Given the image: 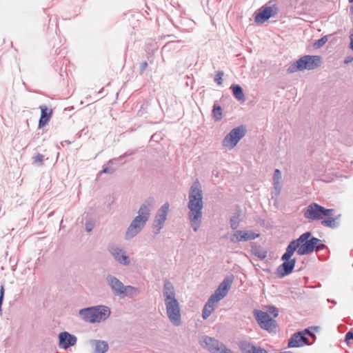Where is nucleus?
Returning a JSON list of instances; mask_svg holds the SVG:
<instances>
[{
	"mask_svg": "<svg viewBox=\"0 0 353 353\" xmlns=\"http://www.w3.org/2000/svg\"><path fill=\"white\" fill-rule=\"evenodd\" d=\"M255 256L261 259H264L267 256V252L265 251H259L255 252Z\"/></svg>",
	"mask_w": 353,
	"mask_h": 353,
	"instance_id": "44",
	"label": "nucleus"
},
{
	"mask_svg": "<svg viewBox=\"0 0 353 353\" xmlns=\"http://www.w3.org/2000/svg\"><path fill=\"white\" fill-rule=\"evenodd\" d=\"M327 41V36H323L321 39L316 40L313 46L315 49L321 48Z\"/></svg>",
	"mask_w": 353,
	"mask_h": 353,
	"instance_id": "36",
	"label": "nucleus"
},
{
	"mask_svg": "<svg viewBox=\"0 0 353 353\" xmlns=\"http://www.w3.org/2000/svg\"><path fill=\"white\" fill-rule=\"evenodd\" d=\"M245 134V129L243 125L234 128L224 137L222 145L229 150L233 149Z\"/></svg>",
	"mask_w": 353,
	"mask_h": 353,
	"instance_id": "7",
	"label": "nucleus"
},
{
	"mask_svg": "<svg viewBox=\"0 0 353 353\" xmlns=\"http://www.w3.org/2000/svg\"><path fill=\"white\" fill-rule=\"evenodd\" d=\"M254 316L261 328L269 333H276L277 332L278 324L274 319L270 316L268 312L254 310Z\"/></svg>",
	"mask_w": 353,
	"mask_h": 353,
	"instance_id": "6",
	"label": "nucleus"
},
{
	"mask_svg": "<svg viewBox=\"0 0 353 353\" xmlns=\"http://www.w3.org/2000/svg\"><path fill=\"white\" fill-rule=\"evenodd\" d=\"M166 312L170 321L176 326L181 323V309L177 299L165 302Z\"/></svg>",
	"mask_w": 353,
	"mask_h": 353,
	"instance_id": "9",
	"label": "nucleus"
},
{
	"mask_svg": "<svg viewBox=\"0 0 353 353\" xmlns=\"http://www.w3.org/2000/svg\"><path fill=\"white\" fill-rule=\"evenodd\" d=\"M152 201V199L150 198L145 200L144 203L141 205L138 210V215L132 221L133 223L144 228L150 215Z\"/></svg>",
	"mask_w": 353,
	"mask_h": 353,
	"instance_id": "10",
	"label": "nucleus"
},
{
	"mask_svg": "<svg viewBox=\"0 0 353 353\" xmlns=\"http://www.w3.org/2000/svg\"><path fill=\"white\" fill-rule=\"evenodd\" d=\"M106 281L114 296H123L125 285L119 279L113 275L108 274L106 276Z\"/></svg>",
	"mask_w": 353,
	"mask_h": 353,
	"instance_id": "15",
	"label": "nucleus"
},
{
	"mask_svg": "<svg viewBox=\"0 0 353 353\" xmlns=\"http://www.w3.org/2000/svg\"><path fill=\"white\" fill-rule=\"evenodd\" d=\"M321 57L319 55H304L293 62L287 69L289 74L304 70H312L321 65Z\"/></svg>",
	"mask_w": 353,
	"mask_h": 353,
	"instance_id": "3",
	"label": "nucleus"
},
{
	"mask_svg": "<svg viewBox=\"0 0 353 353\" xmlns=\"http://www.w3.org/2000/svg\"><path fill=\"white\" fill-rule=\"evenodd\" d=\"M163 228V226L156 225V224H152L154 234L157 235V234H159Z\"/></svg>",
	"mask_w": 353,
	"mask_h": 353,
	"instance_id": "43",
	"label": "nucleus"
},
{
	"mask_svg": "<svg viewBox=\"0 0 353 353\" xmlns=\"http://www.w3.org/2000/svg\"><path fill=\"white\" fill-rule=\"evenodd\" d=\"M268 312L273 315V316L275 318L279 315V310L278 309L274 306V305H270L268 307Z\"/></svg>",
	"mask_w": 353,
	"mask_h": 353,
	"instance_id": "38",
	"label": "nucleus"
},
{
	"mask_svg": "<svg viewBox=\"0 0 353 353\" xmlns=\"http://www.w3.org/2000/svg\"><path fill=\"white\" fill-rule=\"evenodd\" d=\"M281 179V172L279 169H276L274 172L273 180H274V185L275 189L280 190L281 187L279 185L280 181Z\"/></svg>",
	"mask_w": 353,
	"mask_h": 353,
	"instance_id": "33",
	"label": "nucleus"
},
{
	"mask_svg": "<svg viewBox=\"0 0 353 353\" xmlns=\"http://www.w3.org/2000/svg\"><path fill=\"white\" fill-rule=\"evenodd\" d=\"M310 344L311 343L309 341V339L303 335V332L299 331L292 335L288 340V347H299L305 345Z\"/></svg>",
	"mask_w": 353,
	"mask_h": 353,
	"instance_id": "17",
	"label": "nucleus"
},
{
	"mask_svg": "<svg viewBox=\"0 0 353 353\" xmlns=\"http://www.w3.org/2000/svg\"><path fill=\"white\" fill-rule=\"evenodd\" d=\"M224 72L223 71H218L214 77V81L218 84L221 85L223 83V76Z\"/></svg>",
	"mask_w": 353,
	"mask_h": 353,
	"instance_id": "37",
	"label": "nucleus"
},
{
	"mask_svg": "<svg viewBox=\"0 0 353 353\" xmlns=\"http://www.w3.org/2000/svg\"><path fill=\"white\" fill-rule=\"evenodd\" d=\"M353 341V332L349 331L346 333L345 336V341L347 343H350V341Z\"/></svg>",
	"mask_w": 353,
	"mask_h": 353,
	"instance_id": "42",
	"label": "nucleus"
},
{
	"mask_svg": "<svg viewBox=\"0 0 353 353\" xmlns=\"http://www.w3.org/2000/svg\"><path fill=\"white\" fill-rule=\"evenodd\" d=\"M251 353H268V351L261 347L254 346V349H252Z\"/></svg>",
	"mask_w": 353,
	"mask_h": 353,
	"instance_id": "41",
	"label": "nucleus"
},
{
	"mask_svg": "<svg viewBox=\"0 0 353 353\" xmlns=\"http://www.w3.org/2000/svg\"><path fill=\"white\" fill-rule=\"evenodd\" d=\"M110 309L103 305L83 308L79 311L81 319L90 323L104 321L110 317Z\"/></svg>",
	"mask_w": 353,
	"mask_h": 353,
	"instance_id": "2",
	"label": "nucleus"
},
{
	"mask_svg": "<svg viewBox=\"0 0 353 353\" xmlns=\"http://www.w3.org/2000/svg\"><path fill=\"white\" fill-rule=\"evenodd\" d=\"M112 165H109L108 164L106 165H104L103 170L99 172V175H101L102 174H112L113 173H114L116 171V168L112 167Z\"/></svg>",
	"mask_w": 353,
	"mask_h": 353,
	"instance_id": "35",
	"label": "nucleus"
},
{
	"mask_svg": "<svg viewBox=\"0 0 353 353\" xmlns=\"http://www.w3.org/2000/svg\"><path fill=\"white\" fill-rule=\"evenodd\" d=\"M325 248H326V245L321 241L320 243H317L316 244L314 251L319 252L323 250Z\"/></svg>",
	"mask_w": 353,
	"mask_h": 353,
	"instance_id": "45",
	"label": "nucleus"
},
{
	"mask_svg": "<svg viewBox=\"0 0 353 353\" xmlns=\"http://www.w3.org/2000/svg\"><path fill=\"white\" fill-rule=\"evenodd\" d=\"M352 61H353V57L347 56L345 57V59L344 60V63L347 64V63H351Z\"/></svg>",
	"mask_w": 353,
	"mask_h": 353,
	"instance_id": "48",
	"label": "nucleus"
},
{
	"mask_svg": "<svg viewBox=\"0 0 353 353\" xmlns=\"http://www.w3.org/2000/svg\"><path fill=\"white\" fill-rule=\"evenodd\" d=\"M334 211V209L325 208L316 203H312L303 210V213L305 219L316 221L332 215Z\"/></svg>",
	"mask_w": 353,
	"mask_h": 353,
	"instance_id": "5",
	"label": "nucleus"
},
{
	"mask_svg": "<svg viewBox=\"0 0 353 353\" xmlns=\"http://www.w3.org/2000/svg\"><path fill=\"white\" fill-rule=\"evenodd\" d=\"M350 11L351 14H353V6H350Z\"/></svg>",
	"mask_w": 353,
	"mask_h": 353,
	"instance_id": "56",
	"label": "nucleus"
},
{
	"mask_svg": "<svg viewBox=\"0 0 353 353\" xmlns=\"http://www.w3.org/2000/svg\"><path fill=\"white\" fill-rule=\"evenodd\" d=\"M108 250L114 259L119 264L123 265H129L130 264V259L123 252V248L114 243H110L108 245Z\"/></svg>",
	"mask_w": 353,
	"mask_h": 353,
	"instance_id": "12",
	"label": "nucleus"
},
{
	"mask_svg": "<svg viewBox=\"0 0 353 353\" xmlns=\"http://www.w3.org/2000/svg\"><path fill=\"white\" fill-rule=\"evenodd\" d=\"M201 345L208 350L210 353H232L223 343L214 338L204 336L200 341Z\"/></svg>",
	"mask_w": 353,
	"mask_h": 353,
	"instance_id": "8",
	"label": "nucleus"
},
{
	"mask_svg": "<svg viewBox=\"0 0 353 353\" xmlns=\"http://www.w3.org/2000/svg\"><path fill=\"white\" fill-rule=\"evenodd\" d=\"M169 210L168 203H164L157 211L153 224L164 226Z\"/></svg>",
	"mask_w": 353,
	"mask_h": 353,
	"instance_id": "19",
	"label": "nucleus"
},
{
	"mask_svg": "<svg viewBox=\"0 0 353 353\" xmlns=\"http://www.w3.org/2000/svg\"><path fill=\"white\" fill-rule=\"evenodd\" d=\"M94 227V223L92 221L88 220L85 222V230L88 232H90Z\"/></svg>",
	"mask_w": 353,
	"mask_h": 353,
	"instance_id": "39",
	"label": "nucleus"
},
{
	"mask_svg": "<svg viewBox=\"0 0 353 353\" xmlns=\"http://www.w3.org/2000/svg\"><path fill=\"white\" fill-rule=\"evenodd\" d=\"M59 347L67 350L77 343V338L68 332H61L59 334Z\"/></svg>",
	"mask_w": 353,
	"mask_h": 353,
	"instance_id": "18",
	"label": "nucleus"
},
{
	"mask_svg": "<svg viewBox=\"0 0 353 353\" xmlns=\"http://www.w3.org/2000/svg\"><path fill=\"white\" fill-rule=\"evenodd\" d=\"M90 343L94 347V353H105L108 350V345L105 341L92 340Z\"/></svg>",
	"mask_w": 353,
	"mask_h": 353,
	"instance_id": "24",
	"label": "nucleus"
},
{
	"mask_svg": "<svg viewBox=\"0 0 353 353\" xmlns=\"http://www.w3.org/2000/svg\"><path fill=\"white\" fill-rule=\"evenodd\" d=\"M212 115L216 121H221L223 118V110L221 106L214 103L212 111Z\"/></svg>",
	"mask_w": 353,
	"mask_h": 353,
	"instance_id": "29",
	"label": "nucleus"
},
{
	"mask_svg": "<svg viewBox=\"0 0 353 353\" xmlns=\"http://www.w3.org/2000/svg\"><path fill=\"white\" fill-rule=\"evenodd\" d=\"M341 216V214H338L333 218L336 219V221H339V220L340 219Z\"/></svg>",
	"mask_w": 353,
	"mask_h": 353,
	"instance_id": "55",
	"label": "nucleus"
},
{
	"mask_svg": "<svg viewBox=\"0 0 353 353\" xmlns=\"http://www.w3.org/2000/svg\"><path fill=\"white\" fill-rule=\"evenodd\" d=\"M350 42L349 48L353 51V29L352 30V31L350 32Z\"/></svg>",
	"mask_w": 353,
	"mask_h": 353,
	"instance_id": "47",
	"label": "nucleus"
},
{
	"mask_svg": "<svg viewBox=\"0 0 353 353\" xmlns=\"http://www.w3.org/2000/svg\"><path fill=\"white\" fill-rule=\"evenodd\" d=\"M327 301L333 304H336V301L333 299H327Z\"/></svg>",
	"mask_w": 353,
	"mask_h": 353,
	"instance_id": "51",
	"label": "nucleus"
},
{
	"mask_svg": "<svg viewBox=\"0 0 353 353\" xmlns=\"http://www.w3.org/2000/svg\"><path fill=\"white\" fill-rule=\"evenodd\" d=\"M148 107V103H143V104L141 106V109H140V110L139 111V112H141L142 110H145Z\"/></svg>",
	"mask_w": 353,
	"mask_h": 353,
	"instance_id": "49",
	"label": "nucleus"
},
{
	"mask_svg": "<svg viewBox=\"0 0 353 353\" xmlns=\"http://www.w3.org/2000/svg\"><path fill=\"white\" fill-rule=\"evenodd\" d=\"M230 89L234 97L239 101H245V97L242 88L238 84H232Z\"/></svg>",
	"mask_w": 353,
	"mask_h": 353,
	"instance_id": "25",
	"label": "nucleus"
},
{
	"mask_svg": "<svg viewBox=\"0 0 353 353\" xmlns=\"http://www.w3.org/2000/svg\"><path fill=\"white\" fill-rule=\"evenodd\" d=\"M259 236V234L252 230H236L230 236V241L232 243H239L241 241H248L254 240Z\"/></svg>",
	"mask_w": 353,
	"mask_h": 353,
	"instance_id": "14",
	"label": "nucleus"
},
{
	"mask_svg": "<svg viewBox=\"0 0 353 353\" xmlns=\"http://www.w3.org/2000/svg\"><path fill=\"white\" fill-rule=\"evenodd\" d=\"M294 241L298 248L297 254L301 256L313 252L316 244L321 242L319 239L312 236L310 232H304Z\"/></svg>",
	"mask_w": 353,
	"mask_h": 353,
	"instance_id": "4",
	"label": "nucleus"
},
{
	"mask_svg": "<svg viewBox=\"0 0 353 353\" xmlns=\"http://www.w3.org/2000/svg\"><path fill=\"white\" fill-rule=\"evenodd\" d=\"M2 305H3V302L0 301V316H2Z\"/></svg>",
	"mask_w": 353,
	"mask_h": 353,
	"instance_id": "53",
	"label": "nucleus"
},
{
	"mask_svg": "<svg viewBox=\"0 0 353 353\" xmlns=\"http://www.w3.org/2000/svg\"><path fill=\"white\" fill-rule=\"evenodd\" d=\"M296 259L293 258L290 261H283L276 270V274L278 278L282 279L291 274L295 267Z\"/></svg>",
	"mask_w": 353,
	"mask_h": 353,
	"instance_id": "16",
	"label": "nucleus"
},
{
	"mask_svg": "<svg viewBox=\"0 0 353 353\" xmlns=\"http://www.w3.org/2000/svg\"><path fill=\"white\" fill-rule=\"evenodd\" d=\"M32 164L37 165L38 166H42L43 165L44 161V155L37 153L34 154L32 157Z\"/></svg>",
	"mask_w": 353,
	"mask_h": 353,
	"instance_id": "34",
	"label": "nucleus"
},
{
	"mask_svg": "<svg viewBox=\"0 0 353 353\" xmlns=\"http://www.w3.org/2000/svg\"><path fill=\"white\" fill-rule=\"evenodd\" d=\"M298 248L294 240L291 241L288 245L285 252L281 257V261H290L292 260V256L295 252H297Z\"/></svg>",
	"mask_w": 353,
	"mask_h": 353,
	"instance_id": "23",
	"label": "nucleus"
},
{
	"mask_svg": "<svg viewBox=\"0 0 353 353\" xmlns=\"http://www.w3.org/2000/svg\"><path fill=\"white\" fill-rule=\"evenodd\" d=\"M125 290H124L123 296H121V297H124L128 296L129 297H134L137 295L139 290L137 288L131 286V285H125Z\"/></svg>",
	"mask_w": 353,
	"mask_h": 353,
	"instance_id": "30",
	"label": "nucleus"
},
{
	"mask_svg": "<svg viewBox=\"0 0 353 353\" xmlns=\"http://www.w3.org/2000/svg\"><path fill=\"white\" fill-rule=\"evenodd\" d=\"M3 299H4V296L0 295V301L3 302Z\"/></svg>",
	"mask_w": 353,
	"mask_h": 353,
	"instance_id": "57",
	"label": "nucleus"
},
{
	"mask_svg": "<svg viewBox=\"0 0 353 353\" xmlns=\"http://www.w3.org/2000/svg\"><path fill=\"white\" fill-rule=\"evenodd\" d=\"M311 328L317 329L318 327H312Z\"/></svg>",
	"mask_w": 353,
	"mask_h": 353,
	"instance_id": "59",
	"label": "nucleus"
},
{
	"mask_svg": "<svg viewBox=\"0 0 353 353\" xmlns=\"http://www.w3.org/2000/svg\"><path fill=\"white\" fill-rule=\"evenodd\" d=\"M301 332H303V335H305L307 338L308 336H310L314 339H316L315 334L312 331H310V328H306L304 330L301 331Z\"/></svg>",
	"mask_w": 353,
	"mask_h": 353,
	"instance_id": "40",
	"label": "nucleus"
},
{
	"mask_svg": "<svg viewBox=\"0 0 353 353\" xmlns=\"http://www.w3.org/2000/svg\"><path fill=\"white\" fill-rule=\"evenodd\" d=\"M2 305H3V302L0 301V316H2Z\"/></svg>",
	"mask_w": 353,
	"mask_h": 353,
	"instance_id": "52",
	"label": "nucleus"
},
{
	"mask_svg": "<svg viewBox=\"0 0 353 353\" xmlns=\"http://www.w3.org/2000/svg\"><path fill=\"white\" fill-rule=\"evenodd\" d=\"M232 282V276L225 277L219 285L214 292L210 296V299L215 303L223 299L227 295Z\"/></svg>",
	"mask_w": 353,
	"mask_h": 353,
	"instance_id": "11",
	"label": "nucleus"
},
{
	"mask_svg": "<svg viewBox=\"0 0 353 353\" xmlns=\"http://www.w3.org/2000/svg\"><path fill=\"white\" fill-rule=\"evenodd\" d=\"M64 143L69 145L71 143V142L70 141H64L61 142L62 145H63Z\"/></svg>",
	"mask_w": 353,
	"mask_h": 353,
	"instance_id": "54",
	"label": "nucleus"
},
{
	"mask_svg": "<svg viewBox=\"0 0 353 353\" xmlns=\"http://www.w3.org/2000/svg\"><path fill=\"white\" fill-rule=\"evenodd\" d=\"M189 201L188 214L190 225L194 232H196L202 221V210L203 208V191L198 179H196L189 190Z\"/></svg>",
	"mask_w": 353,
	"mask_h": 353,
	"instance_id": "1",
	"label": "nucleus"
},
{
	"mask_svg": "<svg viewBox=\"0 0 353 353\" xmlns=\"http://www.w3.org/2000/svg\"><path fill=\"white\" fill-rule=\"evenodd\" d=\"M321 224L327 228L334 229L337 228L340 225V222L336 221V219H334L333 217H328L325 219H322Z\"/></svg>",
	"mask_w": 353,
	"mask_h": 353,
	"instance_id": "28",
	"label": "nucleus"
},
{
	"mask_svg": "<svg viewBox=\"0 0 353 353\" xmlns=\"http://www.w3.org/2000/svg\"><path fill=\"white\" fill-rule=\"evenodd\" d=\"M143 228L141 225L132 221L125 232V239L128 241L133 239L141 232Z\"/></svg>",
	"mask_w": 353,
	"mask_h": 353,
	"instance_id": "22",
	"label": "nucleus"
},
{
	"mask_svg": "<svg viewBox=\"0 0 353 353\" xmlns=\"http://www.w3.org/2000/svg\"><path fill=\"white\" fill-rule=\"evenodd\" d=\"M238 346L242 353H251L255 345L248 341H240Z\"/></svg>",
	"mask_w": 353,
	"mask_h": 353,
	"instance_id": "27",
	"label": "nucleus"
},
{
	"mask_svg": "<svg viewBox=\"0 0 353 353\" xmlns=\"http://www.w3.org/2000/svg\"><path fill=\"white\" fill-rule=\"evenodd\" d=\"M214 302L212 301L210 298L208 299V301L205 304L203 309L202 310V318L203 319H207L210 315L214 311Z\"/></svg>",
	"mask_w": 353,
	"mask_h": 353,
	"instance_id": "26",
	"label": "nucleus"
},
{
	"mask_svg": "<svg viewBox=\"0 0 353 353\" xmlns=\"http://www.w3.org/2000/svg\"><path fill=\"white\" fill-rule=\"evenodd\" d=\"M41 117L39 121V128L44 127L50 120L52 114V110H48L46 105H41Z\"/></svg>",
	"mask_w": 353,
	"mask_h": 353,
	"instance_id": "21",
	"label": "nucleus"
},
{
	"mask_svg": "<svg viewBox=\"0 0 353 353\" xmlns=\"http://www.w3.org/2000/svg\"><path fill=\"white\" fill-rule=\"evenodd\" d=\"M134 154V151L128 150V151L125 152L124 154L120 155L119 157L114 158V159H112L109 160L108 161V165H110L116 164L118 161H121L124 158H125V157H127L128 156L132 155Z\"/></svg>",
	"mask_w": 353,
	"mask_h": 353,
	"instance_id": "31",
	"label": "nucleus"
},
{
	"mask_svg": "<svg viewBox=\"0 0 353 353\" xmlns=\"http://www.w3.org/2000/svg\"><path fill=\"white\" fill-rule=\"evenodd\" d=\"M240 223V219H239V214H234L232 215L230 219V228L233 230H237L236 229L239 226Z\"/></svg>",
	"mask_w": 353,
	"mask_h": 353,
	"instance_id": "32",
	"label": "nucleus"
},
{
	"mask_svg": "<svg viewBox=\"0 0 353 353\" xmlns=\"http://www.w3.org/2000/svg\"><path fill=\"white\" fill-rule=\"evenodd\" d=\"M350 3H353V0H348Z\"/></svg>",
	"mask_w": 353,
	"mask_h": 353,
	"instance_id": "58",
	"label": "nucleus"
},
{
	"mask_svg": "<svg viewBox=\"0 0 353 353\" xmlns=\"http://www.w3.org/2000/svg\"><path fill=\"white\" fill-rule=\"evenodd\" d=\"M279 8L276 5L271 6H265L262 10L256 14L254 21L256 23L261 24L269 20L277 14Z\"/></svg>",
	"mask_w": 353,
	"mask_h": 353,
	"instance_id": "13",
	"label": "nucleus"
},
{
	"mask_svg": "<svg viewBox=\"0 0 353 353\" xmlns=\"http://www.w3.org/2000/svg\"><path fill=\"white\" fill-rule=\"evenodd\" d=\"M148 63L147 61H143L141 63L140 65V68H139V73L141 74H142L143 73V72L145 71V70L148 67Z\"/></svg>",
	"mask_w": 353,
	"mask_h": 353,
	"instance_id": "46",
	"label": "nucleus"
},
{
	"mask_svg": "<svg viewBox=\"0 0 353 353\" xmlns=\"http://www.w3.org/2000/svg\"><path fill=\"white\" fill-rule=\"evenodd\" d=\"M5 294V289L3 285H1L0 286V295L4 296Z\"/></svg>",
	"mask_w": 353,
	"mask_h": 353,
	"instance_id": "50",
	"label": "nucleus"
},
{
	"mask_svg": "<svg viewBox=\"0 0 353 353\" xmlns=\"http://www.w3.org/2000/svg\"><path fill=\"white\" fill-rule=\"evenodd\" d=\"M163 296L164 298V302L169 301L172 299H176L175 297L176 293L174 285L168 279L164 280Z\"/></svg>",
	"mask_w": 353,
	"mask_h": 353,
	"instance_id": "20",
	"label": "nucleus"
}]
</instances>
